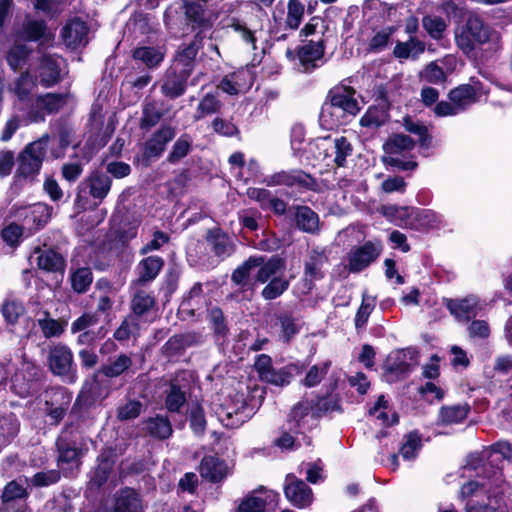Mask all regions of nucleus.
I'll list each match as a JSON object with an SVG mask.
<instances>
[{
    "mask_svg": "<svg viewBox=\"0 0 512 512\" xmlns=\"http://www.w3.org/2000/svg\"><path fill=\"white\" fill-rule=\"evenodd\" d=\"M0 311L7 323L15 324L20 316L24 314L25 308L19 299L12 294H8L0 307Z\"/></svg>",
    "mask_w": 512,
    "mask_h": 512,
    "instance_id": "58836bf2",
    "label": "nucleus"
},
{
    "mask_svg": "<svg viewBox=\"0 0 512 512\" xmlns=\"http://www.w3.org/2000/svg\"><path fill=\"white\" fill-rule=\"evenodd\" d=\"M112 181L109 176L99 171L92 172L87 178L83 179L78 185L76 202L84 206L88 196L97 200L98 205L108 195L111 189Z\"/></svg>",
    "mask_w": 512,
    "mask_h": 512,
    "instance_id": "6e6552de",
    "label": "nucleus"
},
{
    "mask_svg": "<svg viewBox=\"0 0 512 512\" xmlns=\"http://www.w3.org/2000/svg\"><path fill=\"white\" fill-rule=\"evenodd\" d=\"M262 264V256L250 257L242 265L236 268L232 275L231 280L241 287L249 286L250 284V272L252 269L257 268Z\"/></svg>",
    "mask_w": 512,
    "mask_h": 512,
    "instance_id": "a19ab883",
    "label": "nucleus"
},
{
    "mask_svg": "<svg viewBox=\"0 0 512 512\" xmlns=\"http://www.w3.org/2000/svg\"><path fill=\"white\" fill-rule=\"evenodd\" d=\"M422 26L428 35L435 39L440 40L444 36L447 29L446 21L437 15H426L422 19Z\"/></svg>",
    "mask_w": 512,
    "mask_h": 512,
    "instance_id": "8fccbe9b",
    "label": "nucleus"
},
{
    "mask_svg": "<svg viewBox=\"0 0 512 512\" xmlns=\"http://www.w3.org/2000/svg\"><path fill=\"white\" fill-rule=\"evenodd\" d=\"M415 146L413 139L404 134L393 135L385 144L384 150L387 154V161L390 165L398 167L402 170H413L416 168L415 161H403L399 155L411 151Z\"/></svg>",
    "mask_w": 512,
    "mask_h": 512,
    "instance_id": "1a4fd4ad",
    "label": "nucleus"
},
{
    "mask_svg": "<svg viewBox=\"0 0 512 512\" xmlns=\"http://www.w3.org/2000/svg\"><path fill=\"white\" fill-rule=\"evenodd\" d=\"M346 119L347 116L344 112L336 108L328 100L323 104L319 116V122L324 129L333 130L338 128L340 125L345 123Z\"/></svg>",
    "mask_w": 512,
    "mask_h": 512,
    "instance_id": "72a5a7b5",
    "label": "nucleus"
},
{
    "mask_svg": "<svg viewBox=\"0 0 512 512\" xmlns=\"http://www.w3.org/2000/svg\"><path fill=\"white\" fill-rule=\"evenodd\" d=\"M133 58L141 61L148 68H154L163 61L164 54L154 47H139L134 50Z\"/></svg>",
    "mask_w": 512,
    "mask_h": 512,
    "instance_id": "49530a36",
    "label": "nucleus"
},
{
    "mask_svg": "<svg viewBox=\"0 0 512 512\" xmlns=\"http://www.w3.org/2000/svg\"><path fill=\"white\" fill-rule=\"evenodd\" d=\"M202 478L217 483L222 481L229 474L227 464L215 456H205L199 467Z\"/></svg>",
    "mask_w": 512,
    "mask_h": 512,
    "instance_id": "b1692460",
    "label": "nucleus"
},
{
    "mask_svg": "<svg viewBox=\"0 0 512 512\" xmlns=\"http://www.w3.org/2000/svg\"><path fill=\"white\" fill-rule=\"evenodd\" d=\"M163 114V110L156 102H146L143 105L140 127L142 129H149L155 126L161 120Z\"/></svg>",
    "mask_w": 512,
    "mask_h": 512,
    "instance_id": "3c124183",
    "label": "nucleus"
},
{
    "mask_svg": "<svg viewBox=\"0 0 512 512\" xmlns=\"http://www.w3.org/2000/svg\"><path fill=\"white\" fill-rule=\"evenodd\" d=\"M191 139L188 135H182L179 137L172 147V151L168 155V161L170 163H177L182 158L187 156L191 148Z\"/></svg>",
    "mask_w": 512,
    "mask_h": 512,
    "instance_id": "052dcab7",
    "label": "nucleus"
},
{
    "mask_svg": "<svg viewBox=\"0 0 512 512\" xmlns=\"http://www.w3.org/2000/svg\"><path fill=\"white\" fill-rule=\"evenodd\" d=\"M132 366V359L126 354H120L113 361L102 365L97 373L94 374L90 382H86L79 393L76 402L91 406L97 400L106 398L109 394L107 386L102 387L99 375L103 374L106 377H118L127 371Z\"/></svg>",
    "mask_w": 512,
    "mask_h": 512,
    "instance_id": "f03ea898",
    "label": "nucleus"
},
{
    "mask_svg": "<svg viewBox=\"0 0 512 512\" xmlns=\"http://www.w3.org/2000/svg\"><path fill=\"white\" fill-rule=\"evenodd\" d=\"M213 131L224 137H233L239 134L238 127L228 119L215 117L211 122Z\"/></svg>",
    "mask_w": 512,
    "mask_h": 512,
    "instance_id": "0e129e2a",
    "label": "nucleus"
},
{
    "mask_svg": "<svg viewBox=\"0 0 512 512\" xmlns=\"http://www.w3.org/2000/svg\"><path fill=\"white\" fill-rule=\"evenodd\" d=\"M187 19L198 25H204L206 22L205 7L196 2L184 1L183 4Z\"/></svg>",
    "mask_w": 512,
    "mask_h": 512,
    "instance_id": "e2e57ef3",
    "label": "nucleus"
},
{
    "mask_svg": "<svg viewBox=\"0 0 512 512\" xmlns=\"http://www.w3.org/2000/svg\"><path fill=\"white\" fill-rule=\"evenodd\" d=\"M254 367L262 381L280 387L289 385L292 379L303 370V367L297 363H291L276 370L273 368L272 358L267 354L257 356Z\"/></svg>",
    "mask_w": 512,
    "mask_h": 512,
    "instance_id": "39448f33",
    "label": "nucleus"
},
{
    "mask_svg": "<svg viewBox=\"0 0 512 512\" xmlns=\"http://www.w3.org/2000/svg\"><path fill=\"white\" fill-rule=\"evenodd\" d=\"M422 448V436L417 431H411L403 436L399 449L400 455L405 460H413Z\"/></svg>",
    "mask_w": 512,
    "mask_h": 512,
    "instance_id": "ea45409f",
    "label": "nucleus"
},
{
    "mask_svg": "<svg viewBox=\"0 0 512 512\" xmlns=\"http://www.w3.org/2000/svg\"><path fill=\"white\" fill-rule=\"evenodd\" d=\"M131 309L137 316H141L150 311L155 305V298L149 291L143 288V285L132 283Z\"/></svg>",
    "mask_w": 512,
    "mask_h": 512,
    "instance_id": "c85d7f7f",
    "label": "nucleus"
},
{
    "mask_svg": "<svg viewBox=\"0 0 512 512\" xmlns=\"http://www.w3.org/2000/svg\"><path fill=\"white\" fill-rule=\"evenodd\" d=\"M73 365V354L65 345L52 347L48 355V366L54 375H68Z\"/></svg>",
    "mask_w": 512,
    "mask_h": 512,
    "instance_id": "6ab92c4d",
    "label": "nucleus"
},
{
    "mask_svg": "<svg viewBox=\"0 0 512 512\" xmlns=\"http://www.w3.org/2000/svg\"><path fill=\"white\" fill-rule=\"evenodd\" d=\"M25 489L18 483H8L3 491L0 512H27L26 505L22 500Z\"/></svg>",
    "mask_w": 512,
    "mask_h": 512,
    "instance_id": "412c9836",
    "label": "nucleus"
},
{
    "mask_svg": "<svg viewBox=\"0 0 512 512\" xmlns=\"http://www.w3.org/2000/svg\"><path fill=\"white\" fill-rule=\"evenodd\" d=\"M35 87V80L32 78L30 72L26 70L16 78L13 85L10 87V91H12L20 101H26Z\"/></svg>",
    "mask_w": 512,
    "mask_h": 512,
    "instance_id": "79ce46f5",
    "label": "nucleus"
},
{
    "mask_svg": "<svg viewBox=\"0 0 512 512\" xmlns=\"http://www.w3.org/2000/svg\"><path fill=\"white\" fill-rule=\"evenodd\" d=\"M49 136L43 135L38 140L29 143L21 151L17 158V178L34 181L38 176L47 151Z\"/></svg>",
    "mask_w": 512,
    "mask_h": 512,
    "instance_id": "20e7f679",
    "label": "nucleus"
},
{
    "mask_svg": "<svg viewBox=\"0 0 512 512\" xmlns=\"http://www.w3.org/2000/svg\"><path fill=\"white\" fill-rule=\"evenodd\" d=\"M31 53L32 49L27 44L16 39L7 53V63L12 70L18 71L26 64Z\"/></svg>",
    "mask_w": 512,
    "mask_h": 512,
    "instance_id": "c9c22d12",
    "label": "nucleus"
},
{
    "mask_svg": "<svg viewBox=\"0 0 512 512\" xmlns=\"http://www.w3.org/2000/svg\"><path fill=\"white\" fill-rule=\"evenodd\" d=\"M93 281V275L90 268H78L71 275V285L75 292L84 293L88 290Z\"/></svg>",
    "mask_w": 512,
    "mask_h": 512,
    "instance_id": "6e6d98bb",
    "label": "nucleus"
},
{
    "mask_svg": "<svg viewBox=\"0 0 512 512\" xmlns=\"http://www.w3.org/2000/svg\"><path fill=\"white\" fill-rule=\"evenodd\" d=\"M56 445L58 449L59 466L63 467L64 464H68L71 465V467H78L80 465V459L83 455L81 449L63 438H59Z\"/></svg>",
    "mask_w": 512,
    "mask_h": 512,
    "instance_id": "473e14b6",
    "label": "nucleus"
},
{
    "mask_svg": "<svg viewBox=\"0 0 512 512\" xmlns=\"http://www.w3.org/2000/svg\"><path fill=\"white\" fill-rule=\"evenodd\" d=\"M425 43L415 36H410L407 41H397L393 49V55L400 60H416L425 51Z\"/></svg>",
    "mask_w": 512,
    "mask_h": 512,
    "instance_id": "bb28decb",
    "label": "nucleus"
},
{
    "mask_svg": "<svg viewBox=\"0 0 512 512\" xmlns=\"http://www.w3.org/2000/svg\"><path fill=\"white\" fill-rule=\"evenodd\" d=\"M327 100L344 114L354 116L359 112V105L355 99V90L350 86H336L332 88L327 96Z\"/></svg>",
    "mask_w": 512,
    "mask_h": 512,
    "instance_id": "2eb2a0df",
    "label": "nucleus"
},
{
    "mask_svg": "<svg viewBox=\"0 0 512 512\" xmlns=\"http://www.w3.org/2000/svg\"><path fill=\"white\" fill-rule=\"evenodd\" d=\"M164 266V260L159 256H148L137 265L138 278L133 283L144 285L154 280Z\"/></svg>",
    "mask_w": 512,
    "mask_h": 512,
    "instance_id": "a878e982",
    "label": "nucleus"
},
{
    "mask_svg": "<svg viewBox=\"0 0 512 512\" xmlns=\"http://www.w3.org/2000/svg\"><path fill=\"white\" fill-rule=\"evenodd\" d=\"M217 415L222 424L228 428H238L245 422L243 413L238 410L229 411L228 409L221 408Z\"/></svg>",
    "mask_w": 512,
    "mask_h": 512,
    "instance_id": "69168bd1",
    "label": "nucleus"
},
{
    "mask_svg": "<svg viewBox=\"0 0 512 512\" xmlns=\"http://www.w3.org/2000/svg\"><path fill=\"white\" fill-rule=\"evenodd\" d=\"M324 53V47L320 41L313 42L310 41L309 43L305 44L301 47L299 50V60L301 64L303 65L304 69L310 70L314 68L316 65L314 64L315 61L322 58Z\"/></svg>",
    "mask_w": 512,
    "mask_h": 512,
    "instance_id": "e433bc0d",
    "label": "nucleus"
},
{
    "mask_svg": "<svg viewBox=\"0 0 512 512\" xmlns=\"http://www.w3.org/2000/svg\"><path fill=\"white\" fill-rule=\"evenodd\" d=\"M187 77L177 74L175 71H168L161 86L163 95L170 99H176L186 91Z\"/></svg>",
    "mask_w": 512,
    "mask_h": 512,
    "instance_id": "2f4dec72",
    "label": "nucleus"
},
{
    "mask_svg": "<svg viewBox=\"0 0 512 512\" xmlns=\"http://www.w3.org/2000/svg\"><path fill=\"white\" fill-rule=\"evenodd\" d=\"M37 322L46 338L60 336L64 331L63 324L59 320L49 318L48 313H45V318L38 319Z\"/></svg>",
    "mask_w": 512,
    "mask_h": 512,
    "instance_id": "680f3d73",
    "label": "nucleus"
},
{
    "mask_svg": "<svg viewBox=\"0 0 512 512\" xmlns=\"http://www.w3.org/2000/svg\"><path fill=\"white\" fill-rule=\"evenodd\" d=\"M175 137V129L162 126L145 143L144 155L147 158L159 157L165 150L166 144Z\"/></svg>",
    "mask_w": 512,
    "mask_h": 512,
    "instance_id": "5701e85b",
    "label": "nucleus"
},
{
    "mask_svg": "<svg viewBox=\"0 0 512 512\" xmlns=\"http://www.w3.org/2000/svg\"><path fill=\"white\" fill-rule=\"evenodd\" d=\"M495 498V505H492V495H488L489 503L487 505H480L477 502H470L466 505V512H506L509 508L507 500L498 498V494H493Z\"/></svg>",
    "mask_w": 512,
    "mask_h": 512,
    "instance_id": "09e8293b",
    "label": "nucleus"
},
{
    "mask_svg": "<svg viewBox=\"0 0 512 512\" xmlns=\"http://www.w3.org/2000/svg\"><path fill=\"white\" fill-rule=\"evenodd\" d=\"M50 218V208L43 203L34 204L29 208L26 219L32 220L35 224V229L42 228Z\"/></svg>",
    "mask_w": 512,
    "mask_h": 512,
    "instance_id": "bf43d9fd",
    "label": "nucleus"
},
{
    "mask_svg": "<svg viewBox=\"0 0 512 512\" xmlns=\"http://www.w3.org/2000/svg\"><path fill=\"white\" fill-rule=\"evenodd\" d=\"M486 454L491 461H497L499 455L503 459L512 460V445L505 441H499L493 444Z\"/></svg>",
    "mask_w": 512,
    "mask_h": 512,
    "instance_id": "338daca9",
    "label": "nucleus"
},
{
    "mask_svg": "<svg viewBox=\"0 0 512 512\" xmlns=\"http://www.w3.org/2000/svg\"><path fill=\"white\" fill-rule=\"evenodd\" d=\"M17 40L39 41L41 46L50 45L54 35L49 31L46 23L42 20L27 19L16 32Z\"/></svg>",
    "mask_w": 512,
    "mask_h": 512,
    "instance_id": "ddd939ff",
    "label": "nucleus"
},
{
    "mask_svg": "<svg viewBox=\"0 0 512 512\" xmlns=\"http://www.w3.org/2000/svg\"><path fill=\"white\" fill-rule=\"evenodd\" d=\"M376 299L369 295L367 291L362 293V301L359 309L356 312L354 323L357 330L366 326L370 314L375 308Z\"/></svg>",
    "mask_w": 512,
    "mask_h": 512,
    "instance_id": "de8ad7c7",
    "label": "nucleus"
},
{
    "mask_svg": "<svg viewBox=\"0 0 512 512\" xmlns=\"http://www.w3.org/2000/svg\"><path fill=\"white\" fill-rule=\"evenodd\" d=\"M145 430L158 439H166L172 434V426L167 417L157 415L147 419L145 422Z\"/></svg>",
    "mask_w": 512,
    "mask_h": 512,
    "instance_id": "4c0bfd02",
    "label": "nucleus"
},
{
    "mask_svg": "<svg viewBox=\"0 0 512 512\" xmlns=\"http://www.w3.org/2000/svg\"><path fill=\"white\" fill-rule=\"evenodd\" d=\"M275 325L279 327V339L286 344L291 342L301 328L299 319L288 313L280 314Z\"/></svg>",
    "mask_w": 512,
    "mask_h": 512,
    "instance_id": "f704fd0d",
    "label": "nucleus"
},
{
    "mask_svg": "<svg viewBox=\"0 0 512 512\" xmlns=\"http://www.w3.org/2000/svg\"><path fill=\"white\" fill-rule=\"evenodd\" d=\"M67 98V94L53 93L38 96L28 112L29 120L35 123L43 122L45 113H57L67 103Z\"/></svg>",
    "mask_w": 512,
    "mask_h": 512,
    "instance_id": "9b49d317",
    "label": "nucleus"
},
{
    "mask_svg": "<svg viewBox=\"0 0 512 512\" xmlns=\"http://www.w3.org/2000/svg\"><path fill=\"white\" fill-rule=\"evenodd\" d=\"M110 512H143L139 495L131 488L122 489L115 494Z\"/></svg>",
    "mask_w": 512,
    "mask_h": 512,
    "instance_id": "393cba45",
    "label": "nucleus"
},
{
    "mask_svg": "<svg viewBox=\"0 0 512 512\" xmlns=\"http://www.w3.org/2000/svg\"><path fill=\"white\" fill-rule=\"evenodd\" d=\"M266 501L254 494L245 497L238 506L239 512H262L265 508Z\"/></svg>",
    "mask_w": 512,
    "mask_h": 512,
    "instance_id": "774afa93",
    "label": "nucleus"
},
{
    "mask_svg": "<svg viewBox=\"0 0 512 512\" xmlns=\"http://www.w3.org/2000/svg\"><path fill=\"white\" fill-rule=\"evenodd\" d=\"M382 251L379 241H367L360 246L352 248L348 254V268L350 272H360L374 262Z\"/></svg>",
    "mask_w": 512,
    "mask_h": 512,
    "instance_id": "9d476101",
    "label": "nucleus"
},
{
    "mask_svg": "<svg viewBox=\"0 0 512 512\" xmlns=\"http://www.w3.org/2000/svg\"><path fill=\"white\" fill-rule=\"evenodd\" d=\"M221 107L222 103L218 97L212 93H207L201 98L196 108L194 120L199 121L208 115L218 113Z\"/></svg>",
    "mask_w": 512,
    "mask_h": 512,
    "instance_id": "a18cd8bd",
    "label": "nucleus"
},
{
    "mask_svg": "<svg viewBox=\"0 0 512 512\" xmlns=\"http://www.w3.org/2000/svg\"><path fill=\"white\" fill-rule=\"evenodd\" d=\"M62 62L63 59L55 54L41 56L36 74L42 86L51 87L60 81Z\"/></svg>",
    "mask_w": 512,
    "mask_h": 512,
    "instance_id": "4468645a",
    "label": "nucleus"
},
{
    "mask_svg": "<svg viewBox=\"0 0 512 512\" xmlns=\"http://www.w3.org/2000/svg\"><path fill=\"white\" fill-rule=\"evenodd\" d=\"M478 304V299L473 295L462 299L445 300L446 308L459 321H468L470 318L476 316Z\"/></svg>",
    "mask_w": 512,
    "mask_h": 512,
    "instance_id": "4be33fe9",
    "label": "nucleus"
},
{
    "mask_svg": "<svg viewBox=\"0 0 512 512\" xmlns=\"http://www.w3.org/2000/svg\"><path fill=\"white\" fill-rule=\"evenodd\" d=\"M369 413L375 416L376 419L380 420L384 425H392L398 422L396 413L390 410L388 411V403L384 396L378 398L376 404L370 408Z\"/></svg>",
    "mask_w": 512,
    "mask_h": 512,
    "instance_id": "864d4df0",
    "label": "nucleus"
},
{
    "mask_svg": "<svg viewBox=\"0 0 512 512\" xmlns=\"http://www.w3.org/2000/svg\"><path fill=\"white\" fill-rule=\"evenodd\" d=\"M267 186H288L309 188L314 184V179L308 173L300 169L280 171L265 179Z\"/></svg>",
    "mask_w": 512,
    "mask_h": 512,
    "instance_id": "dca6fc26",
    "label": "nucleus"
},
{
    "mask_svg": "<svg viewBox=\"0 0 512 512\" xmlns=\"http://www.w3.org/2000/svg\"><path fill=\"white\" fill-rule=\"evenodd\" d=\"M287 8L286 26L296 30L302 22L304 5L299 0H289Z\"/></svg>",
    "mask_w": 512,
    "mask_h": 512,
    "instance_id": "13d9d810",
    "label": "nucleus"
},
{
    "mask_svg": "<svg viewBox=\"0 0 512 512\" xmlns=\"http://www.w3.org/2000/svg\"><path fill=\"white\" fill-rule=\"evenodd\" d=\"M330 251L326 247L312 248L304 262L303 286L310 292L315 282L325 277V267L329 264Z\"/></svg>",
    "mask_w": 512,
    "mask_h": 512,
    "instance_id": "0eeeda50",
    "label": "nucleus"
},
{
    "mask_svg": "<svg viewBox=\"0 0 512 512\" xmlns=\"http://www.w3.org/2000/svg\"><path fill=\"white\" fill-rule=\"evenodd\" d=\"M331 366L330 361H325L322 363H318L310 367L308 372L305 375V378L301 381L302 385L307 388H312L321 383L324 379L328 370Z\"/></svg>",
    "mask_w": 512,
    "mask_h": 512,
    "instance_id": "603ef678",
    "label": "nucleus"
},
{
    "mask_svg": "<svg viewBox=\"0 0 512 512\" xmlns=\"http://www.w3.org/2000/svg\"><path fill=\"white\" fill-rule=\"evenodd\" d=\"M61 36L67 47L76 49L88 43V27L84 21L74 18L63 27Z\"/></svg>",
    "mask_w": 512,
    "mask_h": 512,
    "instance_id": "aec40b11",
    "label": "nucleus"
},
{
    "mask_svg": "<svg viewBox=\"0 0 512 512\" xmlns=\"http://www.w3.org/2000/svg\"><path fill=\"white\" fill-rule=\"evenodd\" d=\"M51 392L54 398L61 400V403L59 406L53 407L50 401H46V405L50 406L49 408H47L48 415L56 422H59L61 419H63L72 397L63 388H55Z\"/></svg>",
    "mask_w": 512,
    "mask_h": 512,
    "instance_id": "c03bdc74",
    "label": "nucleus"
},
{
    "mask_svg": "<svg viewBox=\"0 0 512 512\" xmlns=\"http://www.w3.org/2000/svg\"><path fill=\"white\" fill-rule=\"evenodd\" d=\"M31 258L35 259L39 269L46 272L64 273L66 260L63 255L52 248L35 247Z\"/></svg>",
    "mask_w": 512,
    "mask_h": 512,
    "instance_id": "f3484780",
    "label": "nucleus"
},
{
    "mask_svg": "<svg viewBox=\"0 0 512 512\" xmlns=\"http://www.w3.org/2000/svg\"><path fill=\"white\" fill-rule=\"evenodd\" d=\"M295 222L301 231L315 234L319 231V216L308 206L295 207Z\"/></svg>",
    "mask_w": 512,
    "mask_h": 512,
    "instance_id": "c756f323",
    "label": "nucleus"
},
{
    "mask_svg": "<svg viewBox=\"0 0 512 512\" xmlns=\"http://www.w3.org/2000/svg\"><path fill=\"white\" fill-rule=\"evenodd\" d=\"M478 92V86L463 84L450 91L449 99L453 104H455L460 112L477 101Z\"/></svg>",
    "mask_w": 512,
    "mask_h": 512,
    "instance_id": "cd10ccee",
    "label": "nucleus"
},
{
    "mask_svg": "<svg viewBox=\"0 0 512 512\" xmlns=\"http://www.w3.org/2000/svg\"><path fill=\"white\" fill-rule=\"evenodd\" d=\"M284 494L286 499L299 509L309 507L314 500L312 489L293 474H288L285 478Z\"/></svg>",
    "mask_w": 512,
    "mask_h": 512,
    "instance_id": "f8f14e48",
    "label": "nucleus"
},
{
    "mask_svg": "<svg viewBox=\"0 0 512 512\" xmlns=\"http://www.w3.org/2000/svg\"><path fill=\"white\" fill-rule=\"evenodd\" d=\"M311 152L315 159L325 163L327 167H342L346 158L352 154L351 143L345 137L331 138L330 136L317 138L311 143Z\"/></svg>",
    "mask_w": 512,
    "mask_h": 512,
    "instance_id": "7ed1b4c3",
    "label": "nucleus"
},
{
    "mask_svg": "<svg viewBox=\"0 0 512 512\" xmlns=\"http://www.w3.org/2000/svg\"><path fill=\"white\" fill-rule=\"evenodd\" d=\"M469 410L470 408L467 404L445 406L441 408L439 417L444 424H457L466 419Z\"/></svg>",
    "mask_w": 512,
    "mask_h": 512,
    "instance_id": "37998d69",
    "label": "nucleus"
},
{
    "mask_svg": "<svg viewBox=\"0 0 512 512\" xmlns=\"http://www.w3.org/2000/svg\"><path fill=\"white\" fill-rule=\"evenodd\" d=\"M456 44L464 53L469 54L477 45L489 44V49L500 48V34L492 30L477 15H470L460 32L455 34Z\"/></svg>",
    "mask_w": 512,
    "mask_h": 512,
    "instance_id": "f257e3e1",
    "label": "nucleus"
},
{
    "mask_svg": "<svg viewBox=\"0 0 512 512\" xmlns=\"http://www.w3.org/2000/svg\"><path fill=\"white\" fill-rule=\"evenodd\" d=\"M205 240L211 252L220 260L230 257L235 252L234 241L220 228L209 229Z\"/></svg>",
    "mask_w": 512,
    "mask_h": 512,
    "instance_id": "a211bd4d",
    "label": "nucleus"
},
{
    "mask_svg": "<svg viewBox=\"0 0 512 512\" xmlns=\"http://www.w3.org/2000/svg\"><path fill=\"white\" fill-rule=\"evenodd\" d=\"M42 373L41 367L23 354L20 364L10 378L11 390L21 398L28 397L32 394L36 382L41 379Z\"/></svg>",
    "mask_w": 512,
    "mask_h": 512,
    "instance_id": "423d86ee",
    "label": "nucleus"
},
{
    "mask_svg": "<svg viewBox=\"0 0 512 512\" xmlns=\"http://www.w3.org/2000/svg\"><path fill=\"white\" fill-rule=\"evenodd\" d=\"M257 268L256 280L263 284L283 275L285 261L278 256H273L265 262L262 257V264L257 266Z\"/></svg>",
    "mask_w": 512,
    "mask_h": 512,
    "instance_id": "7c9ffc66",
    "label": "nucleus"
},
{
    "mask_svg": "<svg viewBox=\"0 0 512 512\" xmlns=\"http://www.w3.org/2000/svg\"><path fill=\"white\" fill-rule=\"evenodd\" d=\"M419 79L431 84H440L445 82L446 74L435 61L430 62L423 70L419 72Z\"/></svg>",
    "mask_w": 512,
    "mask_h": 512,
    "instance_id": "4d7b16f0",
    "label": "nucleus"
},
{
    "mask_svg": "<svg viewBox=\"0 0 512 512\" xmlns=\"http://www.w3.org/2000/svg\"><path fill=\"white\" fill-rule=\"evenodd\" d=\"M289 287V280L283 275L268 281L263 288L261 295L265 300H273L281 296Z\"/></svg>",
    "mask_w": 512,
    "mask_h": 512,
    "instance_id": "5fc2aeb1",
    "label": "nucleus"
}]
</instances>
